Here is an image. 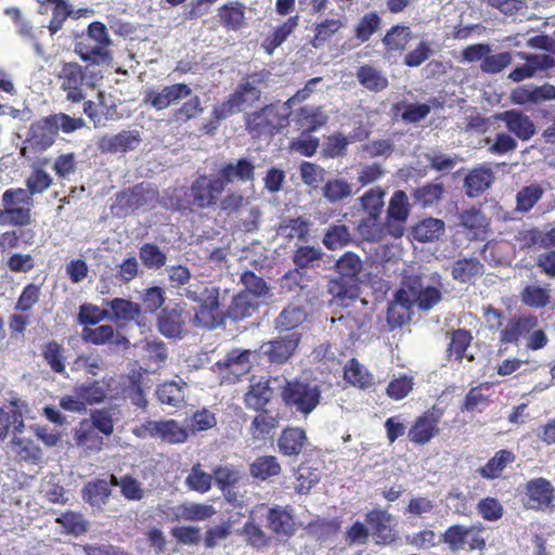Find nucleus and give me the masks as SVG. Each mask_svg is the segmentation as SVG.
<instances>
[{
	"mask_svg": "<svg viewBox=\"0 0 555 555\" xmlns=\"http://www.w3.org/2000/svg\"><path fill=\"white\" fill-rule=\"evenodd\" d=\"M442 285L426 284L420 273H403L399 288L387 309V322L391 328L409 323L413 308L427 312L442 301Z\"/></svg>",
	"mask_w": 555,
	"mask_h": 555,
	"instance_id": "obj_1",
	"label": "nucleus"
},
{
	"mask_svg": "<svg viewBox=\"0 0 555 555\" xmlns=\"http://www.w3.org/2000/svg\"><path fill=\"white\" fill-rule=\"evenodd\" d=\"M281 397L285 405L308 416L320 403L321 390L317 383L281 379Z\"/></svg>",
	"mask_w": 555,
	"mask_h": 555,
	"instance_id": "obj_2",
	"label": "nucleus"
},
{
	"mask_svg": "<svg viewBox=\"0 0 555 555\" xmlns=\"http://www.w3.org/2000/svg\"><path fill=\"white\" fill-rule=\"evenodd\" d=\"M57 78L61 81V89L66 93V99L73 103H79L86 96L85 80L90 79L89 83L94 86L95 81L102 79V75L95 70L83 72L81 65L69 62L62 65Z\"/></svg>",
	"mask_w": 555,
	"mask_h": 555,
	"instance_id": "obj_3",
	"label": "nucleus"
},
{
	"mask_svg": "<svg viewBox=\"0 0 555 555\" xmlns=\"http://www.w3.org/2000/svg\"><path fill=\"white\" fill-rule=\"evenodd\" d=\"M140 439H160L164 442L176 444L183 443L188 439V431L175 420L146 421L132 429Z\"/></svg>",
	"mask_w": 555,
	"mask_h": 555,
	"instance_id": "obj_4",
	"label": "nucleus"
},
{
	"mask_svg": "<svg viewBox=\"0 0 555 555\" xmlns=\"http://www.w3.org/2000/svg\"><path fill=\"white\" fill-rule=\"evenodd\" d=\"M483 528L481 526L452 525L446 529L441 535L443 543L452 552L464 550L467 544L469 551H482L486 548V540L482 537Z\"/></svg>",
	"mask_w": 555,
	"mask_h": 555,
	"instance_id": "obj_5",
	"label": "nucleus"
},
{
	"mask_svg": "<svg viewBox=\"0 0 555 555\" xmlns=\"http://www.w3.org/2000/svg\"><path fill=\"white\" fill-rule=\"evenodd\" d=\"M225 189L216 175H203L196 178L189 190V202L197 208L214 207Z\"/></svg>",
	"mask_w": 555,
	"mask_h": 555,
	"instance_id": "obj_6",
	"label": "nucleus"
},
{
	"mask_svg": "<svg viewBox=\"0 0 555 555\" xmlns=\"http://www.w3.org/2000/svg\"><path fill=\"white\" fill-rule=\"evenodd\" d=\"M285 122L286 117L274 105H267L246 117V127L253 137L271 135L283 128Z\"/></svg>",
	"mask_w": 555,
	"mask_h": 555,
	"instance_id": "obj_7",
	"label": "nucleus"
},
{
	"mask_svg": "<svg viewBox=\"0 0 555 555\" xmlns=\"http://www.w3.org/2000/svg\"><path fill=\"white\" fill-rule=\"evenodd\" d=\"M442 413L435 406L418 415L408 431L409 440L417 446H425L440 434L439 423Z\"/></svg>",
	"mask_w": 555,
	"mask_h": 555,
	"instance_id": "obj_8",
	"label": "nucleus"
},
{
	"mask_svg": "<svg viewBox=\"0 0 555 555\" xmlns=\"http://www.w3.org/2000/svg\"><path fill=\"white\" fill-rule=\"evenodd\" d=\"M409 216L410 204L408 195L404 191L398 190L390 197L385 218L389 236L393 238L403 236Z\"/></svg>",
	"mask_w": 555,
	"mask_h": 555,
	"instance_id": "obj_9",
	"label": "nucleus"
},
{
	"mask_svg": "<svg viewBox=\"0 0 555 555\" xmlns=\"http://www.w3.org/2000/svg\"><path fill=\"white\" fill-rule=\"evenodd\" d=\"M220 293L210 292L208 298L198 302L193 317V325L204 330H215L224 323V313L220 310Z\"/></svg>",
	"mask_w": 555,
	"mask_h": 555,
	"instance_id": "obj_10",
	"label": "nucleus"
},
{
	"mask_svg": "<svg viewBox=\"0 0 555 555\" xmlns=\"http://www.w3.org/2000/svg\"><path fill=\"white\" fill-rule=\"evenodd\" d=\"M538 326V319L532 314H516L511 317L500 330L499 341L501 345L518 346L520 339L526 337Z\"/></svg>",
	"mask_w": 555,
	"mask_h": 555,
	"instance_id": "obj_11",
	"label": "nucleus"
},
{
	"mask_svg": "<svg viewBox=\"0 0 555 555\" xmlns=\"http://www.w3.org/2000/svg\"><path fill=\"white\" fill-rule=\"evenodd\" d=\"M192 89L186 83L165 86L159 90H149L144 95V102L157 111L165 109L171 104L191 96Z\"/></svg>",
	"mask_w": 555,
	"mask_h": 555,
	"instance_id": "obj_12",
	"label": "nucleus"
},
{
	"mask_svg": "<svg viewBox=\"0 0 555 555\" xmlns=\"http://www.w3.org/2000/svg\"><path fill=\"white\" fill-rule=\"evenodd\" d=\"M299 339L297 333H289L283 337L263 343L259 348V353L267 357L270 363H284L298 347Z\"/></svg>",
	"mask_w": 555,
	"mask_h": 555,
	"instance_id": "obj_13",
	"label": "nucleus"
},
{
	"mask_svg": "<svg viewBox=\"0 0 555 555\" xmlns=\"http://www.w3.org/2000/svg\"><path fill=\"white\" fill-rule=\"evenodd\" d=\"M57 135V129L49 115L31 124L25 142L36 152H43L54 144Z\"/></svg>",
	"mask_w": 555,
	"mask_h": 555,
	"instance_id": "obj_14",
	"label": "nucleus"
},
{
	"mask_svg": "<svg viewBox=\"0 0 555 555\" xmlns=\"http://www.w3.org/2000/svg\"><path fill=\"white\" fill-rule=\"evenodd\" d=\"M391 515L379 508L372 509L365 515L370 534L376 544L387 545L396 540L397 534L391 526Z\"/></svg>",
	"mask_w": 555,
	"mask_h": 555,
	"instance_id": "obj_15",
	"label": "nucleus"
},
{
	"mask_svg": "<svg viewBox=\"0 0 555 555\" xmlns=\"http://www.w3.org/2000/svg\"><path fill=\"white\" fill-rule=\"evenodd\" d=\"M216 177L224 189L234 181L242 183L251 182L255 179V165L248 158L224 163L220 165Z\"/></svg>",
	"mask_w": 555,
	"mask_h": 555,
	"instance_id": "obj_16",
	"label": "nucleus"
},
{
	"mask_svg": "<svg viewBox=\"0 0 555 555\" xmlns=\"http://www.w3.org/2000/svg\"><path fill=\"white\" fill-rule=\"evenodd\" d=\"M517 56L525 60L526 64L515 67L508 74V79L514 82H520L525 79L532 78L535 76L538 70H544L555 66V60L547 54L517 52Z\"/></svg>",
	"mask_w": 555,
	"mask_h": 555,
	"instance_id": "obj_17",
	"label": "nucleus"
},
{
	"mask_svg": "<svg viewBox=\"0 0 555 555\" xmlns=\"http://www.w3.org/2000/svg\"><path fill=\"white\" fill-rule=\"evenodd\" d=\"M156 327L167 338H182L185 332L183 309L178 305L163 308L157 315Z\"/></svg>",
	"mask_w": 555,
	"mask_h": 555,
	"instance_id": "obj_18",
	"label": "nucleus"
},
{
	"mask_svg": "<svg viewBox=\"0 0 555 555\" xmlns=\"http://www.w3.org/2000/svg\"><path fill=\"white\" fill-rule=\"evenodd\" d=\"M141 142L138 130H122L116 134H105L98 142L102 153L117 154L135 150Z\"/></svg>",
	"mask_w": 555,
	"mask_h": 555,
	"instance_id": "obj_19",
	"label": "nucleus"
},
{
	"mask_svg": "<svg viewBox=\"0 0 555 555\" xmlns=\"http://www.w3.org/2000/svg\"><path fill=\"white\" fill-rule=\"evenodd\" d=\"M281 379L274 378H260L249 386V390L245 393V404L247 408L255 411H261L266 408L273 396V389H280Z\"/></svg>",
	"mask_w": 555,
	"mask_h": 555,
	"instance_id": "obj_20",
	"label": "nucleus"
},
{
	"mask_svg": "<svg viewBox=\"0 0 555 555\" xmlns=\"http://www.w3.org/2000/svg\"><path fill=\"white\" fill-rule=\"evenodd\" d=\"M111 46L98 44L86 41H77L75 52L80 60L87 63L86 70H92L94 66H109L113 62Z\"/></svg>",
	"mask_w": 555,
	"mask_h": 555,
	"instance_id": "obj_21",
	"label": "nucleus"
},
{
	"mask_svg": "<svg viewBox=\"0 0 555 555\" xmlns=\"http://www.w3.org/2000/svg\"><path fill=\"white\" fill-rule=\"evenodd\" d=\"M460 225L472 241H483L490 231V222L480 208L472 207L459 215Z\"/></svg>",
	"mask_w": 555,
	"mask_h": 555,
	"instance_id": "obj_22",
	"label": "nucleus"
},
{
	"mask_svg": "<svg viewBox=\"0 0 555 555\" xmlns=\"http://www.w3.org/2000/svg\"><path fill=\"white\" fill-rule=\"evenodd\" d=\"M526 494L530 501V508L544 509L555 500V489L550 480L543 477L534 478L526 483Z\"/></svg>",
	"mask_w": 555,
	"mask_h": 555,
	"instance_id": "obj_23",
	"label": "nucleus"
},
{
	"mask_svg": "<svg viewBox=\"0 0 555 555\" xmlns=\"http://www.w3.org/2000/svg\"><path fill=\"white\" fill-rule=\"evenodd\" d=\"M511 100L515 104L526 105L555 100V87L550 83L542 86L524 85L512 91Z\"/></svg>",
	"mask_w": 555,
	"mask_h": 555,
	"instance_id": "obj_24",
	"label": "nucleus"
},
{
	"mask_svg": "<svg viewBox=\"0 0 555 555\" xmlns=\"http://www.w3.org/2000/svg\"><path fill=\"white\" fill-rule=\"evenodd\" d=\"M496 119L504 121L508 131L522 141L531 139L535 133L533 121L522 112L516 109L505 111L498 114Z\"/></svg>",
	"mask_w": 555,
	"mask_h": 555,
	"instance_id": "obj_25",
	"label": "nucleus"
},
{
	"mask_svg": "<svg viewBox=\"0 0 555 555\" xmlns=\"http://www.w3.org/2000/svg\"><path fill=\"white\" fill-rule=\"evenodd\" d=\"M493 170L487 166L473 168L464 179V189L468 197H479L494 182Z\"/></svg>",
	"mask_w": 555,
	"mask_h": 555,
	"instance_id": "obj_26",
	"label": "nucleus"
},
{
	"mask_svg": "<svg viewBox=\"0 0 555 555\" xmlns=\"http://www.w3.org/2000/svg\"><path fill=\"white\" fill-rule=\"evenodd\" d=\"M451 276L462 284H474L485 273L483 263L475 257L460 258L451 266Z\"/></svg>",
	"mask_w": 555,
	"mask_h": 555,
	"instance_id": "obj_27",
	"label": "nucleus"
},
{
	"mask_svg": "<svg viewBox=\"0 0 555 555\" xmlns=\"http://www.w3.org/2000/svg\"><path fill=\"white\" fill-rule=\"evenodd\" d=\"M516 460L513 451L501 449L490 457L483 466H480L476 472L487 480H494L503 477L506 467L511 466Z\"/></svg>",
	"mask_w": 555,
	"mask_h": 555,
	"instance_id": "obj_28",
	"label": "nucleus"
},
{
	"mask_svg": "<svg viewBox=\"0 0 555 555\" xmlns=\"http://www.w3.org/2000/svg\"><path fill=\"white\" fill-rule=\"evenodd\" d=\"M186 383L182 378L164 382L156 388V396L160 404L181 408L185 404Z\"/></svg>",
	"mask_w": 555,
	"mask_h": 555,
	"instance_id": "obj_29",
	"label": "nucleus"
},
{
	"mask_svg": "<svg viewBox=\"0 0 555 555\" xmlns=\"http://www.w3.org/2000/svg\"><path fill=\"white\" fill-rule=\"evenodd\" d=\"M263 79L264 75L262 73H256L248 76L240 83L233 95L242 109H244L246 105H251L259 100Z\"/></svg>",
	"mask_w": 555,
	"mask_h": 555,
	"instance_id": "obj_30",
	"label": "nucleus"
},
{
	"mask_svg": "<svg viewBox=\"0 0 555 555\" xmlns=\"http://www.w3.org/2000/svg\"><path fill=\"white\" fill-rule=\"evenodd\" d=\"M306 443V433L298 427L285 428L278 440L280 452L287 456H297L300 454Z\"/></svg>",
	"mask_w": 555,
	"mask_h": 555,
	"instance_id": "obj_31",
	"label": "nucleus"
},
{
	"mask_svg": "<svg viewBox=\"0 0 555 555\" xmlns=\"http://www.w3.org/2000/svg\"><path fill=\"white\" fill-rule=\"evenodd\" d=\"M253 356L254 353L250 350L233 349L217 364L227 369L235 377H240L249 372Z\"/></svg>",
	"mask_w": 555,
	"mask_h": 555,
	"instance_id": "obj_32",
	"label": "nucleus"
},
{
	"mask_svg": "<svg viewBox=\"0 0 555 555\" xmlns=\"http://www.w3.org/2000/svg\"><path fill=\"white\" fill-rule=\"evenodd\" d=\"M379 217L380 216L365 215V217L360 220L357 232L363 241L380 242L389 235L387 223H380Z\"/></svg>",
	"mask_w": 555,
	"mask_h": 555,
	"instance_id": "obj_33",
	"label": "nucleus"
},
{
	"mask_svg": "<svg viewBox=\"0 0 555 555\" xmlns=\"http://www.w3.org/2000/svg\"><path fill=\"white\" fill-rule=\"evenodd\" d=\"M104 302L109 308V320L130 322L137 320L141 314L140 305L128 299L114 298Z\"/></svg>",
	"mask_w": 555,
	"mask_h": 555,
	"instance_id": "obj_34",
	"label": "nucleus"
},
{
	"mask_svg": "<svg viewBox=\"0 0 555 555\" xmlns=\"http://www.w3.org/2000/svg\"><path fill=\"white\" fill-rule=\"evenodd\" d=\"M551 285L540 286L537 284L526 285L520 292L521 302L532 309H542L551 304Z\"/></svg>",
	"mask_w": 555,
	"mask_h": 555,
	"instance_id": "obj_35",
	"label": "nucleus"
},
{
	"mask_svg": "<svg viewBox=\"0 0 555 555\" xmlns=\"http://www.w3.org/2000/svg\"><path fill=\"white\" fill-rule=\"evenodd\" d=\"M73 391L85 402L86 408L102 403L107 395L103 383L91 379L76 384Z\"/></svg>",
	"mask_w": 555,
	"mask_h": 555,
	"instance_id": "obj_36",
	"label": "nucleus"
},
{
	"mask_svg": "<svg viewBox=\"0 0 555 555\" xmlns=\"http://www.w3.org/2000/svg\"><path fill=\"white\" fill-rule=\"evenodd\" d=\"M446 230L444 222L437 218H425L417 222L412 230L413 237L421 242H433L438 240Z\"/></svg>",
	"mask_w": 555,
	"mask_h": 555,
	"instance_id": "obj_37",
	"label": "nucleus"
},
{
	"mask_svg": "<svg viewBox=\"0 0 555 555\" xmlns=\"http://www.w3.org/2000/svg\"><path fill=\"white\" fill-rule=\"evenodd\" d=\"M260 305L250 295L241 292L232 298L231 305L227 310V317L235 321L246 319L251 317Z\"/></svg>",
	"mask_w": 555,
	"mask_h": 555,
	"instance_id": "obj_38",
	"label": "nucleus"
},
{
	"mask_svg": "<svg viewBox=\"0 0 555 555\" xmlns=\"http://www.w3.org/2000/svg\"><path fill=\"white\" fill-rule=\"evenodd\" d=\"M413 34L410 27L404 25L392 26L382 39L386 52L396 53L405 50L411 41Z\"/></svg>",
	"mask_w": 555,
	"mask_h": 555,
	"instance_id": "obj_39",
	"label": "nucleus"
},
{
	"mask_svg": "<svg viewBox=\"0 0 555 555\" xmlns=\"http://www.w3.org/2000/svg\"><path fill=\"white\" fill-rule=\"evenodd\" d=\"M443 192L442 183L428 182L412 191L413 205L422 208L431 207L441 199Z\"/></svg>",
	"mask_w": 555,
	"mask_h": 555,
	"instance_id": "obj_40",
	"label": "nucleus"
},
{
	"mask_svg": "<svg viewBox=\"0 0 555 555\" xmlns=\"http://www.w3.org/2000/svg\"><path fill=\"white\" fill-rule=\"evenodd\" d=\"M111 483L104 479L88 482L82 489V498L92 507H102L111 496Z\"/></svg>",
	"mask_w": 555,
	"mask_h": 555,
	"instance_id": "obj_41",
	"label": "nucleus"
},
{
	"mask_svg": "<svg viewBox=\"0 0 555 555\" xmlns=\"http://www.w3.org/2000/svg\"><path fill=\"white\" fill-rule=\"evenodd\" d=\"M241 282L245 287L242 293L250 295L251 298L256 299L260 304L266 302L267 299L272 296L270 287L267 285L266 281L251 271L243 272L241 275Z\"/></svg>",
	"mask_w": 555,
	"mask_h": 555,
	"instance_id": "obj_42",
	"label": "nucleus"
},
{
	"mask_svg": "<svg viewBox=\"0 0 555 555\" xmlns=\"http://www.w3.org/2000/svg\"><path fill=\"white\" fill-rule=\"evenodd\" d=\"M268 527L276 534L291 535L294 532V520L291 513L281 506L272 507L267 515Z\"/></svg>",
	"mask_w": 555,
	"mask_h": 555,
	"instance_id": "obj_43",
	"label": "nucleus"
},
{
	"mask_svg": "<svg viewBox=\"0 0 555 555\" xmlns=\"http://www.w3.org/2000/svg\"><path fill=\"white\" fill-rule=\"evenodd\" d=\"M298 15L288 17L283 24L278 26L270 36H268L263 40L262 47L268 52V54H272L276 48H279L283 42L286 41V39L298 27Z\"/></svg>",
	"mask_w": 555,
	"mask_h": 555,
	"instance_id": "obj_44",
	"label": "nucleus"
},
{
	"mask_svg": "<svg viewBox=\"0 0 555 555\" xmlns=\"http://www.w3.org/2000/svg\"><path fill=\"white\" fill-rule=\"evenodd\" d=\"M74 439L77 446L91 451H100L103 446V438L86 418L79 422L75 429Z\"/></svg>",
	"mask_w": 555,
	"mask_h": 555,
	"instance_id": "obj_45",
	"label": "nucleus"
},
{
	"mask_svg": "<svg viewBox=\"0 0 555 555\" xmlns=\"http://www.w3.org/2000/svg\"><path fill=\"white\" fill-rule=\"evenodd\" d=\"M218 15L221 25L230 30H237L245 24V7L237 1L223 4Z\"/></svg>",
	"mask_w": 555,
	"mask_h": 555,
	"instance_id": "obj_46",
	"label": "nucleus"
},
{
	"mask_svg": "<svg viewBox=\"0 0 555 555\" xmlns=\"http://www.w3.org/2000/svg\"><path fill=\"white\" fill-rule=\"evenodd\" d=\"M149 362L160 366L168 358L167 345L159 338L144 339L137 346Z\"/></svg>",
	"mask_w": 555,
	"mask_h": 555,
	"instance_id": "obj_47",
	"label": "nucleus"
},
{
	"mask_svg": "<svg viewBox=\"0 0 555 555\" xmlns=\"http://www.w3.org/2000/svg\"><path fill=\"white\" fill-rule=\"evenodd\" d=\"M11 446L20 461L37 464L42 457L41 449L30 439L13 436Z\"/></svg>",
	"mask_w": 555,
	"mask_h": 555,
	"instance_id": "obj_48",
	"label": "nucleus"
},
{
	"mask_svg": "<svg viewBox=\"0 0 555 555\" xmlns=\"http://www.w3.org/2000/svg\"><path fill=\"white\" fill-rule=\"evenodd\" d=\"M249 473L253 478L264 481L281 473V465L278 459L272 455L257 457L249 466Z\"/></svg>",
	"mask_w": 555,
	"mask_h": 555,
	"instance_id": "obj_49",
	"label": "nucleus"
},
{
	"mask_svg": "<svg viewBox=\"0 0 555 555\" xmlns=\"http://www.w3.org/2000/svg\"><path fill=\"white\" fill-rule=\"evenodd\" d=\"M336 278L331 279L328 291L336 301H344L347 296V253L343 254L335 263Z\"/></svg>",
	"mask_w": 555,
	"mask_h": 555,
	"instance_id": "obj_50",
	"label": "nucleus"
},
{
	"mask_svg": "<svg viewBox=\"0 0 555 555\" xmlns=\"http://www.w3.org/2000/svg\"><path fill=\"white\" fill-rule=\"evenodd\" d=\"M489 390L490 385L488 383H482L470 388L465 396L461 410L467 412H480L482 408L487 406L489 403Z\"/></svg>",
	"mask_w": 555,
	"mask_h": 555,
	"instance_id": "obj_51",
	"label": "nucleus"
},
{
	"mask_svg": "<svg viewBox=\"0 0 555 555\" xmlns=\"http://www.w3.org/2000/svg\"><path fill=\"white\" fill-rule=\"evenodd\" d=\"M473 340L468 330L459 328L451 332L450 343L447 349L448 358L462 361L464 354Z\"/></svg>",
	"mask_w": 555,
	"mask_h": 555,
	"instance_id": "obj_52",
	"label": "nucleus"
},
{
	"mask_svg": "<svg viewBox=\"0 0 555 555\" xmlns=\"http://www.w3.org/2000/svg\"><path fill=\"white\" fill-rule=\"evenodd\" d=\"M359 82L367 90L378 92L387 88L388 79L375 67L361 66L357 73Z\"/></svg>",
	"mask_w": 555,
	"mask_h": 555,
	"instance_id": "obj_53",
	"label": "nucleus"
},
{
	"mask_svg": "<svg viewBox=\"0 0 555 555\" xmlns=\"http://www.w3.org/2000/svg\"><path fill=\"white\" fill-rule=\"evenodd\" d=\"M310 224L309 222L302 218H288L284 219L278 227V234L282 237L292 240L299 238L306 240L309 234Z\"/></svg>",
	"mask_w": 555,
	"mask_h": 555,
	"instance_id": "obj_54",
	"label": "nucleus"
},
{
	"mask_svg": "<svg viewBox=\"0 0 555 555\" xmlns=\"http://www.w3.org/2000/svg\"><path fill=\"white\" fill-rule=\"evenodd\" d=\"M349 385L362 390L374 387V375L357 359H349Z\"/></svg>",
	"mask_w": 555,
	"mask_h": 555,
	"instance_id": "obj_55",
	"label": "nucleus"
},
{
	"mask_svg": "<svg viewBox=\"0 0 555 555\" xmlns=\"http://www.w3.org/2000/svg\"><path fill=\"white\" fill-rule=\"evenodd\" d=\"M544 194L543 188L532 183L521 188L516 195V210L520 212L530 211Z\"/></svg>",
	"mask_w": 555,
	"mask_h": 555,
	"instance_id": "obj_56",
	"label": "nucleus"
},
{
	"mask_svg": "<svg viewBox=\"0 0 555 555\" xmlns=\"http://www.w3.org/2000/svg\"><path fill=\"white\" fill-rule=\"evenodd\" d=\"M56 522L68 534L80 535L88 531L89 522L83 515L76 512H66L56 518Z\"/></svg>",
	"mask_w": 555,
	"mask_h": 555,
	"instance_id": "obj_57",
	"label": "nucleus"
},
{
	"mask_svg": "<svg viewBox=\"0 0 555 555\" xmlns=\"http://www.w3.org/2000/svg\"><path fill=\"white\" fill-rule=\"evenodd\" d=\"M414 379L406 374L393 377L386 387V395L396 401L402 400L413 390Z\"/></svg>",
	"mask_w": 555,
	"mask_h": 555,
	"instance_id": "obj_58",
	"label": "nucleus"
},
{
	"mask_svg": "<svg viewBox=\"0 0 555 555\" xmlns=\"http://www.w3.org/2000/svg\"><path fill=\"white\" fill-rule=\"evenodd\" d=\"M64 348L55 340L47 343L42 348V357L51 370L59 374L65 373Z\"/></svg>",
	"mask_w": 555,
	"mask_h": 555,
	"instance_id": "obj_59",
	"label": "nucleus"
},
{
	"mask_svg": "<svg viewBox=\"0 0 555 555\" xmlns=\"http://www.w3.org/2000/svg\"><path fill=\"white\" fill-rule=\"evenodd\" d=\"M2 223L12 225H28L31 223L30 206H11L0 209Z\"/></svg>",
	"mask_w": 555,
	"mask_h": 555,
	"instance_id": "obj_60",
	"label": "nucleus"
},
{
	"mask_svg": "<svg viewBox=\"0 0 555 555\" xmlns=\"http://www.w3.org/2000/svg\"><path fill=\"white\" fill-rule=\"evenodd\" d=\"M139 257L149 269H160L166 264V254L155 244L145 243L139 249Z\"/></svg>",
	"mask_w": 555,
	"mask_h": 555,
	"instance_id": "obj_61",
	"label": "nucleus"
},
{
	"mask_svg": "<svg viewBox=\"0 0 555 555\" xmlns=\"http://www.w3.org/2000/svg\"><path fill=\"white\" fill-rule=\"evenodd\" d=\"M115 337V330L109 324L99 325L96 327L85 326L81 332V338L92 345H104L112 341Z\"/></svg>",
	"mask_w": 555,
	"mask_h": 555,
	"instance_id": "obj_62",
	"label": "nucleus"
},
{
	"mask_svg": "<svg viewBox=\"0 0 555 555\" xmlns=\"http://www.w3.org/2000/svg\"><path fill=\"white\" fill-rule=\"evenodd\" d=\"M306 319V313L300 307H287L279 314L275 320V327L280 331H291Z\"/></svg>",
	"mask_w": 555,
	"mask_h": 555,
	"instance_id": "obj_63",
	"label": "nucleus"
},
{
	"mask_svg": "<svg viewBox=\"0 0 555 555\" xmlns=\"http://www.w3.org/2000/svg\"><path fill=\"white\" fill-rule=\"evenodd\" d=\"M512 62L513 55L511 52L489 53L480 63V69L482 73L494 75L503 72Z\"/></svg>",
	"mask_w": 555,
	"mask_h": 555,
	"instance_id": "obj_64",
	"label": "nucleus"
}]
</instances>
